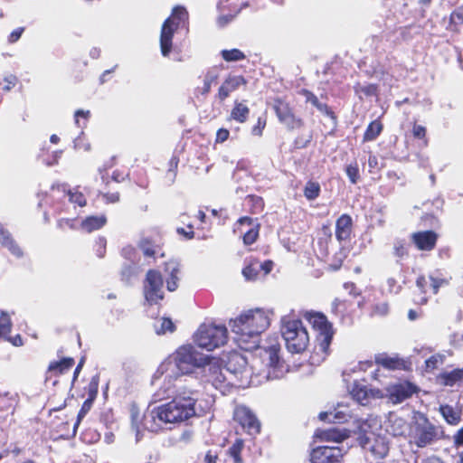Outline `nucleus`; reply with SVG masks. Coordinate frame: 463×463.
<instances>
[{"label":"nucleus","instance_id":"obj_11","mask_svg":"<svg viewBox=\"0 0 463 463\" xmlns=\"http://www.w3.org/2000/svg\"><path fill=\"white\" fill-rule=\"evenodd\" d=\"M273 109L280 123L289 130L300 128L304 126L301 118L297 117L290 104L281 98L274 99Z\"/></svg>","mask_w":463,"mask_h":463},{"label":"nucleus","instance_id":"obj_18","mask_svg":"<svg viewBox=\"0 0 463 463\" xmlns=\"http://www.w3.org/2000/svg\"><path fill=\"white\" fill-rule=\"evenodd\" d=\"M248 80L242 75H228L218 89L216 99L223 102L231 93L237 90L241 86H246Z\"/></svg>","mask_w":463,"mask_h":463},{"label":"nucleus","instance_id":"obj_48","mask_svg":"<svg viewBox=\"0 0 463 463\" xmlns=\"http://www.w3.org/2000/svg\"><path fill=\"white\" fill-rule=\"evenodd\" d=\"M411 132L415 139L421 140L424 146H428L429 140L427 138V129L425 127L414 122L412 125Z\"/></svg>","mask_w":463,"mask_h":463},{"label":"nucleus","instance_id":"obj_30","mask_svg":"<svg viewBox=\"0 0 463 463\" xmlns=\"http://www.w3.org/2000/svg\"><path fill=\"white\" fill-rule=\"evenodd\" d=\"M106 223L107 217L105 214L90 215L81 221L80 228L87 232H92L101 229Z\"/></svg>","mask_w":463,"mask_h":463},{"label":"nucleus","instance_id":"obj_21","mask_svg":"<svg viewBox=\"0 0 463 463\" xmlns=\"http://www.w3.org/2000/svg\"><path fill=\"white\" fill-rule=\"evenodd\" d=\"M353 232V220L347 213H343L335 221V237L338 241H348Z\"/></svg>","mask_w":463,"mask_h":463},{"label":"nucleus","instance_id":"obj_49","mask_svg":"<svg viewBox=\"0 0 463 463\" xmlns=\"http://www.w3.org/2000/svg\"><path fill=\"white\" fill-rule=\"evenodd\" d=\"M19 82L18 78L14 74L5 76L2 81H0V90L3 92H8L13 90Z\"/></svg>","mask_w":463,"mask_h":463},{"label":"nucleus","instance_id":"obj_29","mask_svg":"<svg viewBox=\"0 0 463 463\" xmlns=\"http://www.w3.org/2000/svg\"><path fill=\"white\" fill-rule=\"evenodd\" d=\"M375 363L388 370H404L406 369L405 361L398 356H388L380 354L375 357Z\"/></svg>","mask_w":463,"mask_h":463},{"label":"nucleus","instance_id":"obj_64","mask_svg":"<svg viewBox=\"0 0 463 463\" xmlns=\"http://www.w3.org/2000/svg\"><path fill=\"white\" fill-rule=\"evenodd\" d=\"M452 439L454 447H463V426L454 433Z\"/></svg>","mask_w":463,"mask_h":463},{"label":"nucleus","instance_id":"obj_23","mask_svg":"<svg viewBox=\"0 0 463 463\" xmlns=\"http://www.w3.org/2000/svg\"><path fill=\"white\" fill-rule=\"evenodd\" d=\"M439 411L445 422L450 426H457L462 421L463 409L461 406L440 404Z\"/></svg>","mask_w":463,"mask_h":463},{"label":"nucleus","instance_id":"obj_59","mask_svg":"<svg viewBox=\"0 0 463 463\" xmlns=\"http://www.w3.org/2000/svg\"><path fill=\"white\" fill-rule=\"evenodd\" d=\"M106 240L104 238H99L94 244L96 255L99 258H103L106 254Z\"/></svg>","mask_w":463,"mask_h":463},{"label":"nucleus","instance_id":"obj_51","mask_svg":"<svg viewBox=\"0 0 463 463\" xmlns=\"http://www.w3.org/2000/svg\"><path fill=\"white\" fill-rule=\"evenodd\" d=\"M354 90L356 93H362L366 97H373L378 93V86L374 83H369L364 86L357 85L354 86Z\"/></svg>","mask_w":463,"mask_h":463},{"label":"nucleus","instance_id":"obj_12","mask_svg":"<svg viewBox=\"0 0 463 463\" xmlns=\"http://www.w3.org/2000/svg\"><path fill=\"white\" fill-rule=\"evenodd\" d=\"M419 387L407 380L390 384L386 388V398L392 404H399L417 394Z\"/></svg>","mask_w":463,"mask_h":463},{"label":"nucleus","instance_id":"obj_15","mask_svg":"<svg viewBox=\"0 0 463 463\" xmlns=\"http://www.w3.org/2000/svg\"><path fill=\"white\" fill-rule=\"evenodd\" d=\"M344 454L338 446H318L312 450L310 457L312 463H339Z\"/></svg>","mask_w":463,"mask_h":463},{"label":"nucleus","instance_id":"obj_25","mask_svg":"<svg viewBox=\"0 0 463 463\" xmlns=\"http://www.w3.org/2000/svg\"><path fill=\"white\" fill-rule=\"evenodd\" d=\"M161 237L159 235L156 237H143L138 243V247L143 251V254L146 257L152 258L161 250Z\"/></svg>","mask_w":463,"mask_h":463},{"label":"nucleus","instance_id":"obj_31","mask_svg":"<svg viewBox=\"0 0 463 463\" xmlns=\"http://www.w3.org/2000/svg\"><path fill=\"white\" fill-rule=\"evenodd\" d=\"M250 112V108L245 101L235 100L231 110L230 119L241 124L245 123L249 119Z\"/></svg>","mask_w":463,"mask_h":463},{"label":"nucleus","instance_id":"obj_6","mask_svg":"<svg viewBox=\"0 0 463 463\" xmlns=\"http://www.w3.org/2000/svg\"><path fill=\"white\" fill-rule=\"evenodd\" d=\"M188 18V13L183 6H175L169 17H167L161 27L160 32V52L164 57H168L173 50V38L182 22Z\"/></svg>","mask_w":463,"mask_h":463},{"label":"nucleus","instance_id":"obj_37","mask_svg":"<svg viewBox=\"0 0 463 463\" xmlns=\"http://www.w3.org/2000/svg\"><path fill=\"white\" fill-rule=\"evenodd\" d=\"M247 203L249 204V213L251 214H260L265 208V203L261 196L256 194H249L246 197Z\"/></svg>","mask_w":463,"mask_h":463},{"label":"nucleus","instance_id":"obj_34","mask_svg":"<svg viewBox=\"0 0 463 463\" xmlns=\"http://www.w3.org/2000/svg\"><path fill=\"white\" fill-rule=\"evenodd\" d=\"M463 25V4L455 8L449 14V21L447 29L454 33H460Z\"/></svg>","mask_w":463,"mask_h":463},{"label":"nucleus","instance_id":"obj_46","mask_svg":"<svg viewBox=\"0 0 463 463\" xmlns=\"http://www.w3.org/2000/svg\"><path fill=\"white\" fill-rule=\"evenodd\" d=\"M222 57L226 61H237L245 59V54L239 49L223 50Z\"/></svg>","mask_w":463,"mask_h":463},{"label":"nucleus","instance_id":"obj_39","mask_svg":"<svg viewBox=\"0 0 463 463\" xmlns=\"http://www.w3.org/2000/svg\"><path fill=\"white\" fill-rule=\"evenodd\" d=\"M259 274L260 267L258 260H251L249 264L242 269V275L246 280H256Z\"/></svg>","mask_w":463,"mask_h":463},{"label":"nucleus","instance_id":"obj_45","mask_svg":"<svg viewBox=\"0 0 463 463\" xmlns=\"http://www.w3.org/2000/svg\"><path fill=\"white\" fill-rule=\"evenodd\" d=\"M345 174L349 178L351 184H357L360 179V172L358 163L356 161L352 162L351 164L345 166Z\"/></svg>","mask_w":463,"mask_h":463},{"label":"nucleus","instance_id":"obj_52","mask_svg":"<svg viewBox=\"0 0 463 463\" xmlns=\"http://www.w3.org/2000/svg\"><path fill=\"white\" fill-rule=\"evenodd\" d=\"M389 313V304L385 301L375 303L371 307L372 317H385Z\"/></svg>","mask_w":463,"mask_h":463},{"label":"nucleus","instance_id":"obj_56","mask_svg":"<svg viewBox=\"0 0 463 463\" xmlns=\"http://www.w3.org/2000/svg\"><path fill=\"white\" fill-rule=\"evenodd\" d=\"M441 363V358L439 355L434 354L430 356L425 361V371L426 372H432L435 369L438 368L439 364Z\"/></svg>","mask_w":463,"mask_h":463},{"label":"nucleus","instance_id":"obj_58","mask_svg":"<svg viewBox=\"0 0 463 463\" xmlns=\"http://www.w3.org/2000/svg\"><path fill=\"white\" fill-rule=\"evenodd\" d=\"M256 223H260L257 218H251L249 216H242L236 222L238 229L241 230L242 226L247 225L250 228L254 227Z\"/></svg>","mask_w":463,"mask_h":463},{"label":"nucleus","instance_id":"obj_16","mask_svg":"<svg viewBox=\"0 0 463 463\" xmlns=\"http://www.w3.org/2000/svg\"><path fill=\"white\" fill-rule=\"evenodd\" d=\"M75 364L72 357H65L59 361H52L49 364L45 373V382L57 384L58 377L68 373Z\"/></svg>","mask_w":463,"mask_h":463},{"label":"nucleus","instance_id":"obj_54","mask_svg":"<svg viewBox=\"0 0 463 463\" xmlns=\"http://www.w3.org/2000/svg\"><path fill=\"white\" fill-rule=\"evenodd\" d=\"M57 227L61 231L75 230L76 219L75 218H61L57 221Z\"/></svg>","mask_w":463,"mask_h":463},{"label":"nucleus","instance_id":"obj_5","mask_svg":"<svg viewBox=\"0 0 463 463\" xmlns=\"http://www.w3.org/2000/svg\"><path fill=\"white\" fill-rule=\"evenodd\" d=\"M195 400L189 396H178L156 408L158 420L165 423H175L195 415Z\"/></svg>","mask_w":463,"mask_h":463},{"label":"nucleus","instance_id":"obj_20","mask_svg":"<svg viewBox=\"0 0 463 463\" xmlns=\"http://www.w3.org/2000/svg\"><path fill=\"white\" fill-rule=\"evenodd\" d=\"M353 306L352 301L336 298L332 302L331 312L334 316L339 317L342 322L345 320L352 322Z\"/></svg>","mask_w":463,"mask_h":463},{"label":"nucleus","instance_id":"obj_40","mask_svg":"<svg viewBox=\"0 0 463 463\" xmlns=\"http://www.w3.org/2000/svg\"><path fill=\"white\" fill-rule=\"evenodd\" d=\"M260 223H256L254 227L250 228L242 235L243 244L246 246L255 243L260 236Z\"/></svg>","mask_w":463,"mask_h":463},{"label":"nucleus","instance_id":"obj_10","mask_svg":"<svg viewBox=\"0 0 463 463\" xmlns=\"http://www.w3.org/2000/svg\"><path fill=\"white\" fill-rule=\"evenodd\" d=\"M164 279L157 269H148L143 281V295L149 306L159 305L165 298Z\"/></svg>","mask_w":463,"mask_h":463},{"label":"nucleus","instance_id":"obj_24","mask_svg":"<svg viewBox=\"0 0 463 463\" xmlns=\"http://www.w3.org/2000/svg\"><path fill=\"white\" fill-rule=\"evenodd\" d=\"M299 95L305 97L307 103H311L312 106L317 108L320 112L326 115L332 119H336V116L332 109L326 103H321L318 98L309 90L301 89L298 92Z\"/></svg>","mask_w":463,"mask_h":463},{"label":"nucleus","instance_id":"obj_36","mask_svg":"<svg viewBox=\"0 0 463 463\" xmlns=\"http://www.w3.org/2000/svg\"><path fill=\"white\" fill-rule=\"evenodd\" d=\"M439 380L445 386H453L463 380V368L439 373Z\"/></svg>","mask_w":463,"mask_h":463},{"label":"nucleus","instance_id":"obj_8","mask_svg":"<svg viewBox=\"0 0 463 463\" xmlns=\"http://www.w3.org/2000/svg\"><path fill=\"white\" fill-rule=\"evenodd\" d=\"M208 356L199 353L192 345H183L176 350L175 363L181 374H188L195 368L203 367Z\"/></svg>","mask_w":463,"mask_h":463},{"label":"nucleus","instance_id":"obj_26","mask_svg":"<svg viewBox=\"0 0 463 463\" xmlns=\"http://www.w3.org/2000/svg\"><path fill=\"white\" fill-rule=\"evenodd\" d=\"M351 394L354 400L363 404L364 403L365 401H367L369 396L377 398L383 397V395H380L379 390L368 389L365 385L358 382H354L351 390Z\"/></svg>","mask_w":463,"mask_h":463},{"label":"nucleus","instance_id":"obj_42","mask_svg":"<svg viewBox=\"0 0 463 463\" xmlns=\"http://www.w3.org/2000/svg\"><path fill=\"white\" fill-rule=\"evenodd\" d=\"M94 401H95V399H91V398H88V397L84 401L80 410L78 412L77 420H76V422L73 425V430H72V434L73 435L76 434L78 426H79L80 422L81 421V420L86 416V414L91 409Z\"/></svg>","mask_w":463,"mask_h":463},{"label":"nucleus","instance_id":"obj_14","mask_svg":"<svg viewBox=\"0 0 463 463\" xmlns=\"http://www.w3.org/2000/svg\"><path fill=\"white\" fill-rule=\"evenodd\" d=\"M233 420L250 435L260 432V423L255 414L245 406H238L233 412Z\"/></svg>","mask_w":463,"mask_h":463},{"label":"nucleus","instance_id":"obj_4","mask_svg":"<svg viewBox=\"0 0 463 463\" xmlns=\"http://www.w3.org/2000/svg\"><path fill=\"white\" fill-rule=\"evenodd\" d=\"M280 332L286 347L291 354H302L309 345L307 329L299 318L283 317Z\"/></svg>","mask_w":463,"mask_h":463},{"label":"nucleus","instance_id":"obj_28","mask_svg":"<svg viewBox=\"0 0 463 463\" xmlns=\"http://www.w3.org/2000/svg\"><path fill=\"white\" fill-rule=\"evenodd\" d=\"M0 243L16 257L23 255V250L12 237L11 233L0 223Z\"/></svg>","mask_w":463,"mask_h":463},{"label":"nucleus","instance_id":"obj_17","mask_svg":"<svg viewBox=\"0 0 463 463\" xmlns=\"http://www.w3.org/2000/svg\"><path fill=\"white\" fill-rule=\"evenodd\" d=\"M360 443L363 448L370 450L378 458H385L390 450L389 442L380 435L373 434L372 437H361Z\"/></svg>","mask_w":463,"mask_h":463},{"label":"nucleus","instance_id":"obj_43","mask_svg":"<svg viewBox=\"0 0 463 463\" xmlns=\"http://www.w3.org/2000/svg\"><path fill=\"white\" fill-rule=\"evenodd\" d=\"M12 321L9 315L5 312L0 314V337H8L12 331Z\"/></svg>","mask_w":463,"mask_h":463},{"label":"nucleus","instance_id":"obj_3","mask_svg":"<svg viewBox=\"0 0 463 463\" xmlns=\"http://www.w3.org/2000/svg\"><path fill=\"white\" fill-rule=\"evenodd\" d=\"M444 437L445 431L441 425L433 423L422 412L414 413L408 431L411 445H414L418 449H424L435 444Z\"/></svg>","mask_w":463,"mask_h":463},{"label":"nucleus","instance_id":"obj_47","mask_svg":"<svg viewBox=\"0 0 463 463\" xmlns=\"http://www.w3.org/2000/svg\"><path fill=\"white\" fill-rule=\"evenodd\" d=\"M161 325L158 328H156V333L159 335L166 333H174L176 330L175 323L169 317H162Z\"/></svg>","mask_w":463,"mask_h":463},{"label":"nucleus","instance_id":"obj_38","mask_svg":"<svg viewBox=\"0 0 463 463\" xmlns=\"http://www.w3.org/2000/svg\"><path fill=\"white\" fill-rule=\"evenodd\" d=\"M321 193L320 184L317 181L308 180L304 187L303 194L304 196L308 201H313L319 197Z\"/></svg>","mask_w":463,"mask_h":463},{"label":"nucleus","instance_id":"obj_62","mask_svg":"<svg viewBox=\"0 0 463 463\" xmlns=\"http://www.w3.org/2000/svg\"><path fill=\"white\" fill-rule=\"evenodd\" d=\"M25 28L24 27H18L14 29L11 33L8 35V43H16L24 33Z\"/></svg>","mask_w":463,"mask_h":463},{"label":"nucleus","instance_id":"obj_61","mask_svg":"<svg viewBox=\"0 0 463 463\" xmlns=\"http://www.w3.org/2000/svg\"><path fill=\"white\" fill-rule=\"evenodd\" d=\"M176 232L188 240L194 238V226L192 224H188L186 229L183 227L177 228Z\"/></svg>","mask_w":463,"mask_h":463},{"label":"nucleus","instance_id":"obj_9","mask_svg":"<svg viewBox=\"0 0 463 463\" xmlns=\"http://www.w3.org/2000/svg\"><path fill=\"white\" fill-rule=\"evenodd\" d=\"M449 279L444 278L432 275L426 276L424 274L419 275L415 281L417 296L414 298V302L420 306L426 305L430 295L438 294L439 288L449 285Z\"/></svg>","mask_w":463,"mask_h":463},{"label":"nucleus","instance_id":"obj_41","mask_svg":"<svg viewBox=\"0 0 463 463\" xmlns=\"http://www.w3.org/2000/svg\"><path fill=\"white\" fill-rule=\"evenodd\" d=\"M69 201L80 207H84L87 204V199L83 193L79 190V187L69 189L67 191Z\"/></svg>","mask_w":463,"mask_h":463},{"label":"nucleus","instance_id":"obj_50","mask_svg":"<svg viewBox=\"0 0 463 463\" xmlns=\"http://www.w3.org/2000/svg\"><path fill=\"white\" fill-rule=\"evenodd\" d=\"M99 376L98 374L91 377L90 383L85 387L88 398L96 399L99 392Z\"/></svg>","mask_w":463,"mask_h":463},{"label":"nucleus","instance_id":"obj_32","mask_svg":"<svg viewBox=\"0 0 463 463\" xmlns=\"http://www.w3.org/2000/svg\"><path fill=\"white\" fill-rule=\"evenodd\" d=\"M383 130V124L380 118L371 121L363 135V142L374 141L382 134Z\"/></svg>","mask_w":463,"mask_h":463},{"label":"nucleus","instance_id":"obj_55","mask_svg":"<svg viewBox=\"0 0 463 463\" xmlns=\"http://www.w3.org/2000/svg\"><path fill=\"white\" fill-rule=\"evenodd\" d=\"M100 439V435L99 432H97L96 430H86L82 434H81V439L86 442V443H89V444H92V443H95L97 441H99Z\"/></svg>","mask_w":463,"mask_h":463},{"label":"nucleus","instance_id":"obj_1","mask_svg":"<svg viewBox=\"0 0 463 463\" xmlns=\"http://www.w3.org/2000/svg\"><path fill=\"white\" fill-rule=\"evenodd\" d=\"M229 325L238 346L253 351L259 347L260 335L269 326L270 318L261 308L249 309L231 319Z\"/></svg>","mask_w":463,"mask_h":463},{"label":"nucleus","instance_id":"obj_13","mask_svg":"<svg viewBox=\"0 0 463 463\" xmlns=\"http://www.w3.org/2000/svg\"><path fill=\"white\" fill-rule=\"evenodd\" d=\"M203 368L205 382L211 383L217 390L224 391L226 389L227 379L219 361L208 357Z\"/></svg>","mask_w":463,"mask_h":463},{"label":"nucleus","instance_id":"obj_33","mask_svg":"<svg viewBox=\"0 0 463 463\" xmlns=\"http://www.w3.org/2000/svg\"><path fill=\"white\" fill-rule=\"evenodd\" d=\"M244 447V440L241 438H237L229 447L226 451V455L232 459V463H244V459L242 458Z\"/></svg>","mask_w":463,"mask_h":463},{"label":"nucleus","instance_id":"obj_44","mask_svg":"<svg viewBox=\"0 0 463 463\" xmlns=\"http://www.w3.org/2000/svg\"><path fill=\"white\" fill-rule=\"evenodd\" d=\"M391 427L393 436H405L406 430H409L407 421L400 417L392 420Z\"/></svg>","mask_w":463,"mask_h":463},{"label":"nucleus","instance_id":"obj_22","mask_svg":"<svg viewBox=\"0 0 463 463\" xmlns=\"http://www.w3.org/2000/svg\"><path fill=\"white\" fill-rule=\"evenodd\" d=\"M164 271L166 277V288L168 291L173 292L178 288L180 264L176 260H170L164 264Z\"/></svg>","mask_w":463,"mask_h":463},{"label":"nucleus","instance_id":"obj_7","mask_svg":"<svg viewBox=\"0 0 463 463\" xmlns=\"http://www.w3.org/2000/svg\"><path fill=\"white\" fill-rule=\"evenodd\" d=\"M228 339V331L225 326L203 324L194 335L196 345L207 351H213L224 345Z\"/></svg>","mask_w":463,"mask_h":463},{"label":"nucleus","instance_id":"obj_2","mask_svg":"<svg viewBox=\"0 0 463 463\" xmlns=\"http://www.w3.org/2000/svg\"><path fill=\"white\" fill-rule=\"evenodd\" d=\"M302 317L309 323L316 332L315 345L309 356L311 365H319L331 353V344L335 334L333 324L322 312L305 311Z\"/></svg>","mask_w":463,"mask_h":463},{"label":"nucleus","instance_id":"obj_27","mask_svg":"<svg viewBox=\"0 0 463 463\" xmlns=\"http://www.w3.org/2000/svg\"><path fill=\"white\" fill-rule=\"evenodd\" d=\"M268 345L264 347L269 354L270 366L277 367L279 364V352L281 350L278 335L269 336L267 338Z\"/></svg>","mask_w":463,"mask_h":463},{"label":"nucleus","instance_id":"obj_60","mask_svg":"<svg viewBox=\"0 0 463 463\" xmlns=\"http://www.w3.org/2000/svg\"><path fill=\"white\" fill-rule=\"evenodd\" d=\"M393 254L398 258H403L408 255V249L403 241L395 243L393 247Z\"/></svg>","mask_w":463,"mask_h":463},{"label":"nucleus","instance_id":"obj_53","mask_svg":"<svg viewBox=\"0 0 463 463\" xmlns=\"http://www.w3.org/2000/svg\"><path fill=\"white\" fill-rule=\"evenodd\" d=\"M267 125V115L264 113L262 116H260L257 118L256 124L251 128V134L256 137H261L263 135V130L265 129Z\"/></svg>","mask_w":463,"mask_h":463},{"label":"nucleus","instance_id":"obj_57","mask_svg":"<svg viewBox=\"0 0 463 463\" xmlns=\"http://www.w3.org/2000/svg\"><path fill=\"white\" fill-rule=\"evenodd\" d=\"M387 291L390 294H398L402 290V286L395 278H388L386 280Z\"/></svg>","mask_w":463,"mask_h":463},{"label":"nucleus","instance_id":"obj_63","mask_svg":"<svg viewBox=\"0 0 463 463\" xmlns=\"http://www.w3.org/2000/svg\"><path fill=\"white\" fill-rule=\"evenodd\" d=\"M230 137V131L227 128H219L216 132L215 142L216 143H223Z\"/></svg>","mask_w":463,"mask_h":463},{"label":"nucleus","instance_id":"obj_19","mask_svg":"<svg viewBox=\"0 0 463 463\" xmlns=\"http://www.w3.org/2000/svg\"><path fill=\"white\" fill-rule=\"evenodd\" d=\"M439 235L432 230L416 232L411 235V240L419 250L430 251L437 245Z\"/></svg>","mask_w":463,"mask_h":463},{"label":"nucleus","instance_id":"obj_35","mask_svg":"<svg viewBox=\"0 0 463 463\" xmlns=\"http://www.w3.org/2000/svg\"><path fill=\"white\" fill-rule=\"evenodd\" d=\"M317 437L323 441H335V442H342L345 440L348 434L345 431H341L336 429H328L320 430Z\"/></svg>","mask_w":463,"mask_h":463}]
</instances>
